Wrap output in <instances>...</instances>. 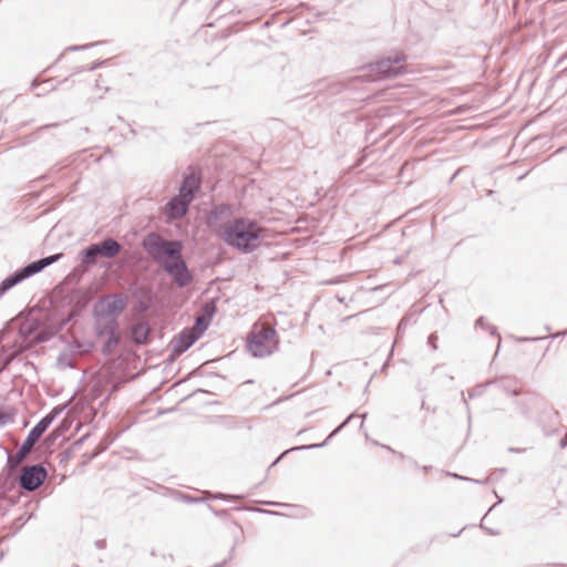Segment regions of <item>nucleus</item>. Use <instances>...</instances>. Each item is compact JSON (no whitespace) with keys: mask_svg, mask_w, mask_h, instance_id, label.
Returning <instances> with one entry per match:
<instances>
[{"mask_svg":"<svg viewBox=\"0 0 567 567\" xmlns=\"http://www.w3.org/2000/svg\"><path fill=\"white\" fill-rule=\"evenodd\" d=\"M97 246L100 249V255H102L104 257H113L120 250V245L115 240H112V239H107Z\"/></svg>","mask_w":567,"mask_h":567,"instance_id":"nucleus-11","label":"nucleus"},{"mask_svg":"<svg viewBox=\"0 0 567 567\" xmlns=\"http://www.w3.org/2000/svg\"><path fill=\"white\" fill-rule=\"evenodd\" d=\"M322 444H312V445H308V446H301V447H297L298 450L299 449H315V447H319L321 446Z\"/></svg>","mask_w":567,"mask_h":567,"instance_id":"nucleus-14","label":"nucleus"},{"mask_svg":"<svg viewBox=\"0 0 567 567\" xmlns=\"http://www.w3.org/2000/svg\"><path fill=\"white\" fill-rule=\"evenodd\" d=\"M197 187L198 178L196 176L192 175L184 179L178 196L173 198L166 206V214L169 218H179L185 215Z\"/></svg>","mask_w":567,"mask_h":567,"instance_id":"nucleus-4","label":"nucleus"},{"mask_svg":"<svg viewBox=\"0 0 567 567\" xmlns=\"http://www.w3.org/2000/svg\"><path fill=\"white\" fill-rule=\"evenodd\" d=\"M209 320L205 317H199L196 320V324L192 329L184 330L178 339L175 341V351L184 352L203 334L207 329Z\"/></svg>","mask_w":567,"mask_h":567,"instance_id":"nucleus-6","label":"nucleus"},{"mask_svg":"<svg viewBox=\"0 0 567 567\" xmlns=\"http://www.w3.org/2000/svg\"><path fill=\"white\" fill-rule=\"evenodd\" d=\"M147 332H148V330H147L146 326L140 323L133 329V337L136 342L142 343L146 340Z\"/></svg>","mask_w":567,"mask_h":567,"instance_id":"nucleus-12","label":"nucleus"},{"mask_svg":"<svg viewBox=\"0 0 567 567\" xmlns=\"http://www.w3.org/2000/svg\"><path fill=\"white\" fill-rule=\"evenodd\" d=\"M146 250L156 258L179 286L190 282L192 276L181 258V244L165 241L157 235H148L144 240Z\"/></svg>","mask_w":567,"mask_h":567,"instance_id":"nucleus-1","label":"nucleus"},{"mask_svg":"<svg viewBox=\"0 0 567 567\" xmlns=\"http://www.w3.org/2000/svg\"><path fill=\"white\" fill-rule=\"evenodd\" d=\"M403 56L395 55L393 60L390 58L381 60L378 63V70L384 75H395L402 68Z\"/></svg>","mask_w":567,"mask_h":567,"instance_id":"nucleus-9","label":"nucleus"},{"mask_svg":"<svg viewBox=\"0 0 567 567\" xmlns=\"http://www.w3.org/2000/svg\"><path fill=\"white\" fill-rule=\"evenodd\" d=\"M45 477L47 471L40 465H34L24 468L20 483L24 489L34 491L44 482Z\"/></svg>","mask_w":567,"mask_h":567,"instance_id":"nucleus-7","label":"nucleus"},{"mask_svg":"<svg viewBox=\"0 0 567 567\" xmlns=\"http://www.w3.org/2000/svg\"><path fill=\"white\" fill-rule=\"evenodd\" d=\"M124 307L123 300L116 297H110L102 300L99 305L100 311H107L110 315L120 312Z\"/></svg>","mask_w":567,"mask_h":567,"instance_id":"nucleus-10","label":"nucleus"},{"mask_svg":"<svg viewBox=\"0 0 567 567\" xmlns=\"http://www.w3.org/2000/svg\"><path fill=\"white\" fill-rule=\"evenodd\" d=\"M220 237L230 247L251 252L269 238V231L252 219L237 218L223 226Z\"/></svg>","mask_w":567,"mask_h":567,"instance_id":"nucleus-2","label":"nucleus"},{"mask_svg":"<svg viewBox=\"0 0 567 567\" xmlns=\"http://www.w3.org/2000/svg\"><path fill=\"white\" fill-rule=\"evenodd\" d=\"M277 348L275 330L266 323H256L248 338V350L254 357H265Z\"/></svg>","mask_w":567,"mask_h":567,"instance_id":"nucleus-3","label":"nucleus"},{"mask_svg":"<svg viewBox=\"0 0 567 567\" xmlns=\"http://www.w3.org/2000/svg\"><path fill=\"white\" fill-rule=\"evenodd\" d=\"M56 413H51L47 416H44L29 433L28 437L23 442V445L21 447V452L28 453L32 446L35 444V442L39 440V437L42 435V433L50 426V424L53 422Z\"/></svg>","mask_w":567,"mask_h":567,"instance_id":"nucleus-8","label":"nucleus"},{"mask_svg":"<svg viewBox=\"0 0 567 567\" xmlns=\"http://www.w3.org/2000/svg\"><path fill=\"white\" fill-rule=\"evenodd\" d=\"M59 257H60V255H54V256H50V257L43 258L41 260L34 261V262L25 266L21 270L17 271L12 276L6 278L1 282V286H0L1 292H6L7 290H9L13 286L18 285L22 280L29 278L32 275L40 272L47 266H49V265L53 264L55 260H58Z\"/></svg>","mask_w":567,"mask_h":567,"instance_id":"nucleus-5","label":"nucleus"},{"mask_svg":"<svg viewBox=\"0 0 567 567\" xmlns=\"http://www.w3.org/2000/svg\"><path fill=\"white\" fill-rule=\"evenodd\" d=\"M100 255V249L97 245H93L89 247L85 251V260L86 261H93L94 258Z\"/></svg>","mask_w":567,"mask_h":567,"instance_id":"nucleus-13","label":"nucleus"}]
</instances>
